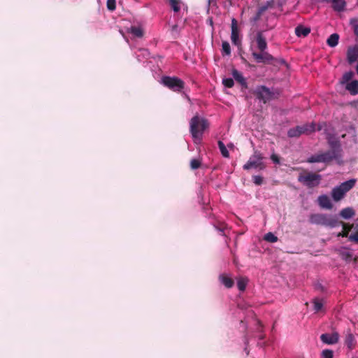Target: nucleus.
Masks as SVG:
<instances>
[{
    "label": "nucleus",
    "instance_id": "1",
    "mask_svg": "<svg viewBox=\"0 0 358 358\" xmlns=\"http://www.w3.org/2000/svg\"><path fill=\"white\" fill-rule=\"evenodd\" d=\"M255 41L259 52H252V56L256 62L263 63L265 64H272L274 66L286 64L284 59H276L273 57L270 53L266 51L268 48V45L266 37L263 34V31H259L257 32Z\"/></svg>",
    "mask_w": 358,
    "mask_h": 358
},
{
    "label": "nucleus",
    "instance_id": "2",
    "mask_svg": "<svg viewBox=\"0 0 358 358\" xmlns=\"http://www.w3.org/2000/svg\"><path fill=\"white\" fill-rule=\"evenodd\" d=\"M207 120L198 115L194 116L189 122V131L195 142L201 141L204 131L208 127Z\"/></svg>",
    "mask_w": 358,
    "mask_h": 358
},
{
    "label": "nucleus",
    "instance_id": "3",
    "mask_svg": "<svg viewBox=\"0 0 358 358\" xmlns=\"http://www.w3.org/2000/svg\"><path fill=\"white\" fill-rule=\"evenodd\" d=\"M330 150L322 152L324 163L329 164L333 160H336L338 164L343 163L342 161V148L339 141H331L329 142Z\"/></svg>",
    "mask_w": 358,
    "mask_h": 358
},
{
    "label": "nucleus",
    "instance_id": "4",
    "mask_svg": "<svg viewBox=\"0 0 358 358\" xmlns=\"http://www.w3.org/2000/svg\"><path fill=\"white\" fill-rule=\"evenodd\" d=\"M254 94L258 99L264 103H266L272 99H278L280 94V91L278 89L271 90L265 85H260L256 88Z\"/></svg>",
    "mask_w": 358,
    "mask_h": 358
},
{
    "label": "nucleus",
    "instance_id": "5",
    "mask_svg": "<svg viewBox=\"0 0 358 358\" xmlns=\"http://www.w3.org/2000/svg\"><path fill=\"white\" fill-rule=\"evenodd\" d=\"M310 222L312 224L329 227L331 228L339 225V222L335 216L320 213L310 215Z\"/></svg>",
    "mask_w": 358,
    "mask_h": 358
},
{
    "label": "nucleus",
    "instance_id": "6",
    "mask_svg": "<svg viewBox=\"0 0 358 358\" xmlns=\"http://www.w3.org/2000/svg\"><path fill=\"white\" fill-rule=\"evenodd\" d=\"M356 182L355 179H350L333 188L331 196L334 200L338 201L343 199L347 192L355 187Z\"/></svg>",
    "mask_w": 358,
    "mask_h": 358
},
{
    "label": "nucleus",
    "instance_id": "7",
    "mask_svg": "<svg viewBox=\"0 0 358 358\" xmlns=\"http://www.w3.org/2000/svg\"><path fill=\"white\" fill-rule=\"evenodd\" d=\"M322 176L320 174L303 171L298 176V181L308 188L317 187L320 183Z\"/></svg>",
    "mask_w": 358,
    "mask_h": 358
},
{
    "label": "nucleus",
    "instance_id": "8",
    "mask_svg": "<svg viewBox=\"0 0 358 358\" xmlns=\"http://www.w3.org/2000/svg\"><path fill=\"white\" fill-rule=\"evenodd\" d=\"M264 157L259 151H255L254 154L250 157L249 160L243 166V169L249 170L250 169H257L262 170L265 168V165L262 162Z\"/></svg>",
    "mask_w": 358,
    "mask_h": 358
},
{
    "label": "nucleus",
    "instance_id": "9",
    "mask_svg": "<svg viewBox=\"0 0 358 358\" xmlns=\"http://www.w3.org/2000/svg\"><path fill=\"white\" fill-rule=\"evenodd\" d=\"M162 83L174 92H180L185 87V83L177 77L164 76Z\"/></svg>",
    "mask_w": 358,
    "mask_h": 358
},
{
    "label": "nucleus",
    "instance_id": "10",
    "mask_svg": "<svg viewBox=\"0 0 358 358\" xmlns=\"http://www.w3.org/2000/svg\"><path fill=\"white\" fill-rule=\"evenodd\" d=\"M315 129V124H305L303 125L296 126V127L289 129L287 132V135L290 138L299 137L303 134H310L314 131Z\"/></svg>",
    "mask_w": 358,
    "mask_h": 358
},
{
    "label": "nucleus",
    "instance_id": "11",
    "mask_svg": "<svg viewBox=\"0 0 358 358\" xmlns=\"http://www.w3.org/2000/svg\"><path fill=\"white\" fill-rule=\"evenodd\" d=\"M238 22L235 18L231 20V42L234 45L236 46H239L241 45V41L239 39L238 36Z\"/></svg>",
    "mask_w": 358,
    "mask_h": 358
},
{
    "label": "nucleus",
    "instance_id": "12",
    "mask_svg": "<svg viewBox=\"0 0 358 358\" xmlns=\"http://www.w3.org/2000/svg\"><path fill=\"white\" fill-rule=\"evenodd\" d=\"M339 339V334L337 332L331 334H322L320 336V340L326 344L333 345L338 343Z\"/></svg>",
    "mask_w": 358,
    "mask_h": 358
},
{
    "label": "nucleus",
    "instance_id": "13",
    "mask_svg": "<svg viewBox=\"0 0 358 358\" xmlns=\"http://www.w3.org/2000/svg\"><path fill=\"white\" fill-rule=\"evenodd\" d=\"M358 58V48L357 46L350 47L347 51V59L349 64H352Z\"/></svg>",
    "mask_w": 358,
    "mask_h": 358
},
{
    "label": "nucleus",
    "instance_id": "14",
    "mask_svg": "<svg viewBox=\"0 0 358 358\" xmlns=\"http://www.w3.org/2000/svg\"><path fill=\"white\" fill-rule=\"evenodd\" d=\"M232 76H233V78L238 83H240V85L244 87V88H248V84H247V82H246V80L245 78L243 77V76L242 75V73L241 72H239L238 70L234 69L232 70Z\"/></svg>",
    "mask_w": 358,
    "mask_h": 358
},
{
    "label": "nucleus",
    "instance_id": "15",
    "mask_svg": "<svg viewBox=\"0 0 358 358\" xmlns=\"http://www.w3.org/2000/svg\"><path fill=\"white\" fill-rule=\"evenodd\" d=\"M294 31L298 37H306L310 33V28L299 24L295 28Z\"/></svg>",
    "mask_w": 358,
    "mask_h": 358
},
{
    "label": "nucleus",
    "instance_id": "16",
    "mask_svg": "<svg viewBox=\"0 0 358 358\" xmlns=\"http://www.w3.org/2000/svg\"><path fill=\"white\" fill-rule=\"evenodd\" d=\"M345 89L352 94L356 95L358 94V81L352 80L346 84Z\"/></svg>",
    "mask_w": 358,
    "mask_h": 358
},
{
    "label": "nucleus",
    "instance_id": "17",
    "mask_svg": "<svg viewBox=\"0 0 358 358\" xmlns=\"http://www.w3.org/2000/svg\"><path fill=\"white\" fill-rule=\"evenodd\" d=\"M274 7V1L269 0L266 3L261 5L258 8V15L262 16L268 8Z\"/></svg>",
    "mask_w": 358,
    "mask_h": 358
},
{
    "label": "nucleus",
    "instance_id": "18",
    "mask_svg": "<svg viewBox=\"0 0 358 358\" xmlns=\"http://www.w3.org/2000/svg\"><path fill=\"white\" fill-rule=\"evenodd\" d=\"M332 3V8L336 11H342L344 10L345 6V0H330Z\"/></svg>",
    "mask_w": 358,
    "mask_h": 358
},
{
    "label": "nucleus",
    "instance_id": "19",
    "mask_svg": "<svg viewBox=\"0 0 358 358\" xmlns=\"http://www.w3.org/2000/svg\"><path fill=\"white\" fill-rule=\"evenodd\" d=\"M345 343L349 349H352L355 346V338L352 333L348 332L346 334Z\"/></svg>",
    "mask_w": 358,
    "mask_h": 358
},
{
    "label": "nucleus",
    "instance_id": "20",
    "mask_svg": "<svg viewBox=\"0 0 358 358\" xmlns=\"http://www.w3.org/2000/svg\"><path fill=\"white\" fill-rule=\"evenodd\" d=\"M339 40V35L338 34H332L327 38V43L329 47H335L338 45Z\"/></svg>",
    "mask_w": 358,
    "mask_h": 358
},
{
    "label": "nucleus",
    "instance_id": "21",
    "mask_svg": "<svg viewBox=\"0 0 358 358\" xmlns=\"http://www.w3.org/2000/svg\"><path fill=\"white\" fill-rule=\"evenodd\" d=\"M220 280L221 282L227 287V288H231L234 286V282L233 279L227 276L226 275H220Z\"/></svg>",
    "mask_w": 358,
    "mask_h": 358
},
{
    "label": "nucleus",
    "instance_id": "22",
    "mask_svg": "<svg viewBox=\"0 0 358 358\" xmlns=\"http://www.w3.org/2000/svg\"><path fill=\"white\" fill-rule=\"evenodd\" d=\"M340 215L344 219H349L355 215V210L352 208L348 207L343 209Z\"/></svg>",
    "mask_w": 358,
    "mask_h": 358
},
{
    "label": "nucleus",
    "instance_id": "23",
    "mask_svg": "<svg viewBox=\"0 0 358 358\" xmlns=\"http://www.w3.org/2000/svg\"><path fill=\"white\" fill-rule=\"evenodd\" d=\"M339 224H342L343 231L338 234V236L348 237L352 225H349L343 222H339Z\"/></svg>",
    "mask_w": 358,
    "mask_h": 358
},
{
    "label": "nucleus",
    "instance_id": "24",
    "mask_svg": "<svg viewBox=\"0 0 358 358\" xmlns=\"http://www.w3.org/2000/svg\"><path fill=\"white\" fill-rule=\"evenodd\" d=\"M248 282V279L247 278H240L237 281V287L238 289L241 292L245 291Z\"/></svg>",
    "mask_w": 358,
    "mask_h": 358
},
{
    "label": "nucleus",
    "instance_id": "25",
    "mask_svg": "<svg viewBox=\"0 0 358 358\" xmlns=\"http://www.w3.org/2000/svg\"><path fill=\"white\" fill-rule=\"evenodd\" d=\"M307 162L308 163H316V162L324 163V159H323L322 153H318V154L314 155L311 156L310 157H309L307 159Z\"/></svg>",
    "mask_w": 358,
    "mask_h": 358
},
{
    "label": "nucleus",
    "instance_id": "26",
    "mask_svg": "<svg viewBox=\"0 0 358 358\" xmlns=\"http://www.w3.org/2000/svg\"><path fill=\"white\" fill-rule=\"evenodd\" d=\"M217 144L222 155L225 158H229V153L224 143L221 141H219Z\"/></svg>",
    "mask_w": 358,
    "mask_h": 358
},
{
    "label": "nucleus",
    "instance_id": "27",
    "mask_svg": "<svg viewBox=\"0 0 358 358\" xmlns=\"http://www.w3.org/2000/svg\"><path fill=\"white\" fill-rule=\"evenodd\" d=\"M130 31H131V33L134 36H136L138 38H141V37H142L143 36V31L139 27H134V26H133V27H131L130 28Z\"/></svg>",
    "mask_w": 358,
    "mask_h": 358
},
{
    "label": "nucleus",
    "instance_id": "28",
    "mask_svg": "<svg viewBox=\"0 0 358 358\" xmlns=\"http://www.w3.org/2000/svg\"><path fill=\"white\" fill-rule=\"evenodd\" d=\"M313 308L315 312H319L322 310L323 307V301L322 299H314L313 301Z\"/></svg>",
    "mask_w": 358,
    "mask_h": 358
},
{
    "label": "nucleus",
    "instance_id": "29",
    "mask_svg": "<svg viewBox=\"0 0 358 358\" xmlns=\"http://www.w3.org/2000/svg\"><path fill=\"white\" fill-rule=\"evenodd\" d=\"M171 8L176 13H178L180 10V0H169Z\"/></svg>",
    "mask_w": 358,
    "mask_h": 358
},
{
    "label": "nucleus",
    "instance_id": "30",
    "mask_svg": "<svg viewBox=\"0 0 358 358\" xmlns=\"http://www.w3.org/2000/svg\"><path fill=\"white\" fill-rule=\"evenodd\" d=\"M340 256L342 259L345 260L347 262H349L352 259V253L348 251H341L340 252Z\"/></svg>",
    "mask_w": 358,
    "mask_h": 358
},
{
    "label": "nucleus",
    "instance_id": "31",
    "mask_svg": "<svg viewBox=\"0 0 358 358\" xmlns=\"http://www.w3.org/2000/svg\"><path fill=\"white\" fill-rule=\"evenodd\" d=\"M354 73L352 71H348L343 74L342 77V84L348 83L350 80L353 78Z\"/></svg>",
    "mask_w": 358,
    "mask_h": 358
},
{
    "label": "nucleus",
    "instance_id": "32",
    "mask_svg": "<svg viewBox=\"0 0 358 358\" xmlns=\"http://www.w3.org/2000/svg\"><path fill=\"white\" fill-rule=\"evenodd\" d=\"M264 240L269 243H275L278 241V237L275 236L273 233L268 232L265 234Z\"/></svg>",
    "mask_w": 358,
    "mask_h": 358
},
{
    "label": "nucleus",
    "instance_id": "33",
    "mask_svg": "<svg viewBox=\"0 0 358 358\" xmlns=\"http://www.w3.org/2000/svg\"><path fill=\"white\" fill-rule=\"evenodd\" d=\"M222 50L223 53H224L225 55H231L230 45L227 41L222 42Z\"/></svg>",
    "mask_w": 358,
    "mask_h": 358
},
{
    "label": "nucleus",
    "instance_id": "34",
    "mask_svg": "<svg viewBox=\"0 0 358 358\" xmlns=\"http://www.w3.org/2000/svg\"><path fill=\"white\" fill-rule=\"evenodd\" d=\"M222 84L228 88H231L234 85V81L233 78H224L222 80Z\"/></svg>",
    "mask_w": 358,
    "mask_h": 358
},
{
    "label": "nucleus",
    "instance_id": "35",
    "mask_svg": "<svg viewBox=\"0 0 358 358\" xmlns=\"http://www.w3.org/2000/svg\"><path fill=\"white\" fill-rule=\"evenodd\" d=\"M350 24L353 28V31L355 34L358 36V20L357 19H352L350 20Z\"/></svg>",
    "mask_w": 358,
    "mask_h": 358
},
{
    "label": "nucleus",
    "instance_id": "36",
    "mask_svg": "<svg viewBox=\"0 0 358 358\" xmlns=\"http://www.w3.org/2000/svg\"><path fill=\"white\" fill-rule=\"evenodd\" d=\"M190 166L193 170L197 169L201 166V162L199 159H193L190 162Z\"/></svg>",
    "mask_w": 358,
    "mask_h": 358
},
{
    "label": "nucleus",
    "instance_id": "37",
    "mask_svg": "<svg viewBox=\"0 0 358 358\" xmlns=\"http://www.w3.org/2000/svg\"><path fill=\"white\" fill-rule=\"evenodd\" d=\"M106 6H107V8L109 10L113 11L116 8V1L115 0H107Z\"/></svg>",
    "mask_w": 358,
    "mask_h": 358
},
{
    "label": "nucleus",
    "instance_id": "38",
    "mask_svg": "<svg viewBox=\"0 0 358 358\" xmlns=\"http://www.w3.org/2000/svg\"><path fill=\"white\" fill-rule=\"evenodd\" d=\"M334 352L331 350H324L322 352V358H333Z\"/></svg>",
    "mask_w": 358,
    "mask_h": 358
},
{
    "label": "nucleus",
    "instance_id": "39",
    "mask_svg": "<svg viewBox=\"0 0 358 358\" xmlns=\"http://www.w3.org/2000/svg\"><path fill=\"white\" fill-rule=\"evenodd\" d=\"M253 182L256 185H260L263 182V178H262V177H261L259 176H253Z\"/></svg>",
    "mask_w": 358,
    "mask_h": 358
},
{
    "label": "nucleus",
    "instance_id": "40",
    "mask_svg": "<svg viewBox=\"0 0 358 358\" xmlns=\"http://www.w3.org/2000/svg\"><path fill=\"white\" fill-rule=\"evenodd\" d=\"M349 240L351 241L358 242V231L354 234H352L349 236Z\"/></svg>",
    "mask_w": 358,
    "mask_h": 358
},
{
    "label": "nucleus",
    "instance_id": "41",
    "mask_svg": "<svg viewBox=\"0 0 358 358\" xmlns=\"http://www.w3.org/2000/svg\"><path fill=\"white\" fill-rule=\"evenodd\" d=\"M322 208L331 209L333 206L332 203H319Z\"/></svg>",
    "mask_w": 358,
    "mask_h": 358
},
{
    "label": "nucleus",
    "instance_id": "42",
    "mask_svg": "<svg viewBox=\"0 0 358 358\" xmlns=\"http://www.w3.org/2000/svg\"><path fill=\"white\" fill-rule=\"evenodd\" d=\"M317 201H330L327 195H321L318 197Z\"/></svg>",
    "mask_w": 358,
    "mask_h": 358
},
{
    "label": "nucleus",
    "instance_id": "43",
    "mask_svg": "<svg viewBox=\"0 0 358 358\" xmlns=\"http://www.w3.org/2000/svg\"><path fill=\"white\" fill-rule=\"evenodd\" d=\"M226 228V224L224 222L220 223L219 226L216 227V229L220 232H224Z\"/></svg>",
    "mask_w": 358,
    "mask_h": 358
},
{
    "label": "nucleus",
    "instance_id": "44",
    "mask_svg": "<svg viewBox=\"0 0 358 358\" xmlns=\"http://www.w3.org/2000/svg\"><path fill=\"white\" fill-rule=\"evenodd\" d=\"M271 159L275 164H279L280 163V159H279L278 156L275 155V154H273L271 156Z\"/></svg>",
    "mask_w": 358,
    "mask_h": 358
},
{
    "label": "nucleus",
    "instance_id": "45",
    "mask_svg": "<svg viewBox=\"0 0 358 358\" xmlns=\"http://www.w3.org/2000/svg\"><path fill=\"white\" fill-rule=\"evenodd\" d=\"M260 17H261V16H259V15H258V12H257V14H256V17H255V20H259V19L260 18Z\"/></svg>",
    "mask_w": 358,
    "mask_h": 358
},
{
    "label": "nucleus",
    "instance_id": "46",
    "mask_svg": "<svg viewBox=\"0 0 358 358\" xmlns=\"http://www.w3.org/2000/svg\"><path fill=\"white\" fill-rule=\"evenodd\" d=\"M228 147L229 148H234V145L232 143H230V144L228 145Z\"/></svg>",
    "mask_w": 358,
    "mask_h": 358
},
{
    "label": "nucleus",
    "instance_id": "47",
    "mask_svg": "<svg viewBox=\"0 0 358 358\" xmlns=\"http://www.w3.org/2000/svg\"><path fill=\"white\" fill-rule=\"evenodd\" d=\"M264 335H261V336H259V339L262 340V339H264Z\"/></svg>",
    "mask_w": 358,
    "mask_h": 358
},
{
    "label": "nucleus",
    "instance_id": "48",
    "mask_svg": "<svg viewBox=\"0 0 358 358\" xmlns=\"http://www.w3.org/2000/svg\"><path fill=\"white\" fill-rule=\"evenodd\" d=\"M357 260H358V257H356L354 258V261L355 262H357Z\"/></svg>",
    "mask_w": 358,
    "mask_h": 358
},
{
    "label": "nucleus",
    "instance_id": "49",
    "mask_svg": "<svg viewBox=\"0 0 358 358\" xmlns=\"http://www.w3.org/2000/svg\"><path fill=\"white\" fill-rule=\"evenodd\" d=\"M213 1V0H208V3L210 4Z\"/></svg>",
    "mask_w": 358,
    "mask_h": 358
},
{
    "label": "nucleus",
    "instance_id": "50",
    "mask_svg": "<svg viewBox=\"0 0 358 358\" xmlns=\"http://www.w3.org/2000/svg\"><path fill=\"white\" fill-rule=\"evenodd\" d=\"M242 59L243 60V62L245 63L246 62V59H245L244 58H242Z\"/></svg>",
    "mask_w": 358,
    "mask_h": 358
},
{
    "label": "nucleus",
    "instance_id": "51",
    "mask_svg": "<svg viewBox=\"0 0 358 358\" xmlns=\"http://www.w3.org/2000/svg\"><path fill=\"white\" fill-rule=\"evenodd\" d=\"M258 323L260 324V326H262L260 321H258Z\"/></svg>",
    "mask_w": 358,
    "mask_h": 358
},
{
    "label": "nucleus",
    "instance_id": "52",
    "mask_svg": "<svg viewBox=\"0 0 358 358\" xmlns=\"http://www.w3.org/2000/svg\"><path fill=\"white\" fill-rule=\"evenodd\" d=\"M357 243H358V241H357Z\"/></svg>",
    "mask_w": 358,
    "mask_h": 358
}]
</instances>
